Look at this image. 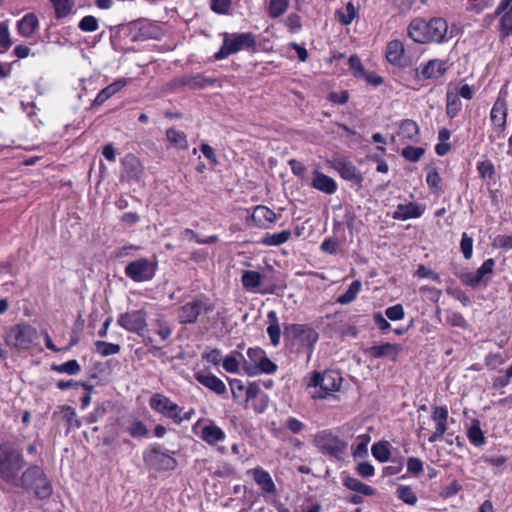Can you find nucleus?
<instances>
[{
  "mask_svg": "<svg viewBox=\"0 0 512 512\" xmlns=\"http://www.w3.org/2000/svg\"><path fill=\"white\" fill-rule=\"evenodd\" d=\"M52 494V485L43 472L34 466V496L46 499Z\"/></svg>",
  "mask_w": 512,
  "mask_h": 512,
  "instance_id": "obj_21",
  "label": "nucleus"
},
{
  "mask_svg": "<svg viewBox=\"0 0 512 512\" xmlns=\"http://www.w3.org/2000/svg\"><path fill=\"white\" fill-rule=\"evenodd\" d=\"M385 315L392 321L401 320L405 315L403 306L401 304H396L394 306L388 307L385 310Z\"/></svg>",
  "mask_w": 512,
  "mask_h": 512,
  "instance_id": "obj_60",
  "label": "nucleus"
},
{
  "mask_svg": "<svg viewBox=\"0 0 512 512\" xmlns=\"http://www.w3.org/2000/svg\"><path fill=\"white\" fill-rule=\"evenodd\" d=\"M52 4L54 6L55 16L57 19L68 16L74 6V2L72 0H54L52 1Z\"/></svg>",
  "mask_w": 512,
  "mask_h": 512,
  "instance_id": "obj_43",
  "label": "nucleus"
},
{
  "mask_svg": "<svg viewBox=\"0 0 512 512\" xmlns=\"http://www.w3.org/2000/svg\"><path fill=\"white\" fill-rule=\"evenodd\" d=\"M329 164L344 180L351 181L361 186L364 179L363 175L352 162L342 158H335L329 161Z\"/></svg>",
  "mask_w": 512,
  "mask_h": 512,
  "instance_id": "obj_13",
  "label": "nucleus"
},
{
  "mask_svg": "<svg viewBox=\"0 0 512 512\" xmlns=\"http://www.w3.org/2000/svg\"><path fill=\"white\" fill-rule=\"evenodd\" d=\"M342 482H343V485L347 489L357 492L364 496H374L376 493V490L373 487H371V486L361 482L359 479L351 477V476L343 477Z\"/></svg>",
  "mask_w": 512,
  "mask_h": 512,
  "instance_id": "obj_29",
  "label": "nucleus"
},
{
  "mask_svg": "<svg viewBox=\"0 0 512 512\" xmlns=\"http://www.w3.org/2000/svg\"><path fill=\"white\" fill-rule=\"evenodd\" d=\"M446 100V114L450 119H453L461 110V101L458 94L453 92H447Z\"/></svg>",
  "mask_w": 512,
  "mask_h": 512,
  "instance_id": "obj_39",
  "label": "nucleus"
},
{
  "mask_svg": "<svg viewBox=\"0 0 512 512\" xmlns=\"http://www.w3.org/2000/svg\"><path fill=\"white\" fill-rule=\"evenodd\" d=\"M127 84V79L120 78L111 83L110 85L103 88L96 96L93 101L92 106L97 107L101 106L104 102H106L110 97L119 92L123 87Z\"/></svg>",
  "mask_w": 512,
  "mask_h": 512,
  "instance_id": "obj_25",
  "label": "nucleus"
},
{
  "mask_svg": "<svg viewBox=\"0 0 512 512\" xmlns=\"http://www.w3.org/2000/svg\"><path fill=\"white\" fill-rule=\"evenodd\" d=\"M243 369L249 376H255L260 373L272 374L276 372L277 365L272 362L265 354L264 357L261 358V361L258 363V365H252L245 361L243 364Z\"/></svg>",
  "mask_w": 512,
  "mask_h": 512,
  "instance_id": "obj_24",
  "label": "nucleus"
},
{
  "mask_svg": "<svg viewBox=\"0 0 512 512\" xmlns=\"http://www.w3.org/2000/svg\"><path fill=\"white\" fill-rule=\"evenodd\" d=\"M312 186L326 194H333L337 190L335 180L321 172L316 171L312 180Z\"/></svg>",
  "mask_w": 512,
  "mask_h": 512,
  "instance_id": "obj_27",
  "label": "nucleus"
},
{
  "mask_svg": "<svg viewBox=\"0 0 512 512\" xmlns=\"http://www.w3.org/2000/svg\"><path fill=\"white\" fill-rule=\"evenodd\" d=\"M195 379L198 383L216 393L217 395H224L227 392V388L224 382L214 374L197 372L195 373Z\"/></svg>",
  "mask_w": 512,
  "mask_h": 512,
  "instance_id": "obj_20",
  "label": "nucleus"
},
{
  "mask_svg": "<svg viewBox=\"0 0 512 512\" xmlns=\"http://www.w3.org/2000/svg\"><path fill=\"white\" fill-rule=\"evenodd\" d=\"M401 351L402 346L400 344L386 342L381 345H373L364 349V354L373 359L390 357L392 360H395L396 356Z\"/></svg>",
  "mask_w": 512,
  "mask_h": 512,
  "instance_id": "obj_17",
  "label": "nucleus"
},
{
  "mask_svg": "<svg viewBox=\"0 0 512 512\" xmlns=\"http://www.w3.org/2000/svg\"><path fill=\"white\" fill-rule=\"evenodd\" d=\"M78 27L84 32H94L98 29V20L91 15L85 16L80 20Z\"/></svg>",
  "mask_w": 512,
  "mask_h": 512,
  "instance_id": "obj_54",
  "label": "nucleus"
},
{
  "mask_svg": "<svg viewBox=\"0 0 512 512\" xmlns=\"http://www.w3.org/2000/svg\"><path fill=\"white\" fill-rule=\"evenodd\" d=\"M12 45L7 22H0V51L6 52Z\"/></svg>",
  "mask_w": 512,
  "mask_h": 512,
  "instance_id": "obj_50",
  "label": "nucleus"
},
{
  "mask_svg": "<svg viewBox=\"0 0 512 512\" xmlns=\"http://www.w3.org/2000/svg\"><path fill=\"white\" fill-rule=\"evenodd\" d=\"M284 336L298 340V342L312 352L314 344L318 340V333L311 327L303 324H288L284 327Z\"/></svg>",
  "mask_w": 512,
  "mask_h": 512,
  "instance_id": "obj_8",
  "label": "nucleus"
},
{
  "mask_svg": "<svg viewBox=\"0 0 512 512\" xmlns=\"http://www.w3.org/2000/svg\"><path fill=\"white\" fill-rule=\"evenodd\" d=\"M423 470V462L416 457H409L407 459V471L411 474L417 475Z\"/></svg>",
  "mask_w": 512,
  "mask_h": 512,
  "instance_id": "obj_62",
  "label": "nucleus"
},
{
  "mask_svg": "<svg viewBox=\"0 0 512 512\" xmlns=\"http://www.w3.org/2000/svg\"><path fill=\"white\" fill-rule=\"evenodd\" d=\"M128 433L134 438H143L148 435L146 425L140 420H133L131 425L127 428Z\"/></svg>",
  "mask_w": 512,
  "mask_h": 512,
  "instance_id": "obj_49",
  "label": "nucleus"
},
{
  "mask_svg": "<svg viewBox=\"0 0 512 512\" xmlns=\"http://www.w3.org/2000/svg\"><path fill=\"white\" fill-rule=\"evenodd\" d=\"M256 39L253 33H233L224 34L223 44L218 52L215 53L214 58L221 60L231 54H235L244 49H254Z\"/></svg>",
  "mask_w": 512,
  "mask_h": 512,
  "instance_id": "obj_4",
  "label": "nucleus"
},
{
  "mask_svg": "<svg viewBox=\"0 0 512 512\" xmlns=\"http://www.w3.org/2000/svg\"><path fill=\"white\" fill-rule=\"evenodd\" d=\"M460 247L464 258L467 260L470 259L473 250V239L469 237L467 233H463Z\"/></svg>",
  "mask_w": 512,
  "mask_h": 512,
  "instance_id": "obj_59",
  "label": "nucleus"
},
{
  "mask_svg": "<svg viewBox=\"0 0 512 512\" xmlns=\"http://www.w3.org/2000/svg\"><path fill=\"white\" fill-rule=\"evenodd\" d=\"M494 266L495 260L489 258L475 272L463 273L460 280L464 285L475 288L484 281L486 275L493 273Z\"/></svg>",
  "mask_w": 512,
  "mask_h": 512,
  "instance_id": "obj_15",
  "label": "nucleus"
},
{
  "mask_svg": "<svg viewBox=\"0 0 512 512\" xmlns=\"http://www.w3.org/2000/svg\"><path fill=\"white\" fill-rule=\"evenodd\" d=\"M265 355V351L259 347L256 348H249L247 351V356L249 358V362L252 365H258V363L261 361V358H263Z\"/></svg>",
  "mask_w": 512,
  "mask_h": 512,
  "instance_id": "obj_63",
  "label": "nucleus"
},
{
  "mask_svg": "<svg viewBox=\"0 0 512 512\" xmlns=\"http://www.w3.org/2000/svg\"><path fill=\"white\" fill-rule=\"evenodd\" d=\"M448 31V24L444 18L434 17L429 21L423 18L413 19L407 28L408 36L416 43H441Z\"/></svg>",
  "mask_w": 512,
  "mask_h": 512,
  "instance_id": "obj_2",
  "label": "nucleus"
},
{
  "mask_svg": "<svg viewBox=\"0 0 512 512\" xmlns=\"http://www.w3.org/2000/svg\"><path fill=\"white\" fill-rule=\"evenodd\" d=\"M468 439L475 446H482L486 443V438L481 430L480 421L474 419L467 433Z\"/></svg>",
  "mask_w": 512,
  "mask_h": 512,
  "instance_id": "obj_37",
  "label": "nucleus"
},
{
  "mask_svg": "<svg viewBox=\"0 0 512 512\" xmlns=\"http://www.w3.org/2000/svg\"><path fill=\"white\" fill-rule=\"evenodd\" d=\"M18 32L26 37L32 35V12L27 13L21 20L17 23Z\"/></svg>",
  "mask_w": 512,
  "mask_h": 512,
  "instance_id": "obj_51",
  "label": "nucleus"
},
{
  "mask_svg": "<svg viewBox=\"0 0 512 512\" xmlns=\"http://www.w3.org/2000/svg\"><path fill=\"white\" fill-rule=\"evenodd\" d=\"M385 53L390 64L399 65L404 55V45L400 40H392L387 43Z\"/></svg>",
  "mask_w": 512,
  "mask_h": 512,
  "instance_id": "obj_31",
  "label": "nucleus"
},
{
  "mask_svg": "<svg viewBox=\"0 0 512 512\" xmlns=\"http://www.w3.org/2000/svg\"><path fill=\"white\" fill-rule=\"evenodd\" d=\"M448 409L446 406H435L432 409L431 418L436 423L435 431L429 436L428 441L434 443L441 439L448 427Z\"/></svg>",
  "mask_w": 512,
  "mask_h": 512,
  "instance_id": "obj_16",
  "label": "nucleus"
},
{
  "mask_svg": "<svg viewBox=\"0 0 512 512\" xmlns=\"http://www.w3.org/2000/svg\"><path fill=\"white\" fill-rule=\"evenodd\" d=\"M315 446L326 455L340 459L346 444L330 431H321L314 438Z\"/></svg>",
  "mask_w": 512,
  "mask_h": 512,
  "instance_id": "obj_6",
  "label": "nucleus"
},
{
  "mask_svg": "<svg viewBox=\"0 0 512 512\" xmlns=\"http://www.w3.org/2000/svg\"><path fill=\"white\" fill-rule=\"evenodd\" d=\"M234 400H238L246 393V387L239 379L227 378Z\"/></svg>",
  "mask_w": 512,
  "mask_h": 512,
  "instance_id": "obj_55",
  "label": "nucleus"
},
{
  "mask_svg": "<svg viewBox=\"0 0 512 512\" xmlns=\"http://www.w3.org/2000/svg\"><path fill=\"white\" fill-rule=\"evenodd\" d=\"M339 21L343 25H348L356 16V10L351 2H348L345 8V12H338Z\"/></svg>",
  "mask_w": 512,
  "mask_h": 512,
  "instance_id": "obj_57",
  "label": "nucleus"
},
{
  "mask_svg": "<svg viewBox=\"0 0 512 512\" xmlns=\"http://www.w3.org/2000/svg\"><path fill=\"white\" fill-rule=\"evenodd\" d=\"M262 275L253 270H244L241 277L243 287L248 291H254L261 285Z\"/></svg>",
  "mask_w": 512,
  "mask_h": 512,
  "instance_id": "obj_34",
  "label": "nucleus"
},
{
  "mask_svg": "<svg viewBox=\"0 0 512 512\" xmlns=\"http://www.w3.org/2000/svg\"><path fill=\"white\" fill-rule=\"evenodd\" d=\"M422 211L420 207L415 203L399 204L396 211L393 214V218L397 220H407L411 218L420 217Z\"/></svg>",
  "mask_w": 512,
  "mask_h": 512,
  "instance_id": "obj_32",
  "label": "nucleus"
},
{
  "mask_svg": "<svg viewBox=\"0 0 512 512\" xmlns=\"http://www.w3.org/2000/svg\"><path fill=\"white\" fill-rule=\"evenodd\" d=\"M446 61L431 59L421 67L415 69V78L418 81L437 80L447 71Z\"/></svg>",
  "mask_w": 512,
  "mask_h": 512,
  "instance_id": "obj_12",
  "label": "nucleus"
},
{
  "mask_svg": "<svg viewBox=\"0 0 512 512\" xmlns=\"http://www.w3.org/2000/svg\"><path fill=\"white\" fill-rule=\"evenodd\" d=\"M389 446V442L387 441L375 443L371 448L372 455L380 462L388 461L391 454Z\"/></svg>",
  "mask_w": 512,
  "mask_h": 512,
  "instance_id": "obj_41",
  "label": "nucleus"
},
{
  "mask_svg": "<svg viewBox=\"0 0 512 512\" xmlns=\"http://www.w3.org/2000/svg\"><path fill=\"white\" fill-rule=\"evenodd\" d=\"M250 218L256 227L268 229L276 222L278 217L270 208L258 205L254 208Z\"/></svg>",
  "mask_w": 512,
  "mask_h": 512,
  "instance_id": "obj_19",
  "label": "nucleus"
},
{
  "mask_svg": "<svg viewBox=\"0 0 512 512\" xmlns=\"http://www.w3.org/2000/svg\"><path fill=\"white\" fill-rule=\"evenodd\" d=\"M143 460L148 467L157 471L174 470L178 464L175 458L158 448L144 452Z\"/></svg>",
  "mask_w": 512,
  "mask_h": 512,
  "instance_id": "obj_11",
  "label": "nucleus"
},
{
  "mask_svg": "<svg viewBox=\"0 0 512 512\" xmlns=\"http://www.w3.org/2000/svg\"><path fill=\"white\" fill-rule=\"evenodd\" d=\"M269 320V326L267 328V333L269 335L271 344L273 346H277L280 342L281 329L278 323L277 315L275 311H270L267 315Z\"/></svg>",
  "mask_w": 512,
  "mask_h": 512,
  "instance_id": "obj_33",
  "label": "nucleus"
},
{
  "mask_svg": "<svg viewBox=\"0 0 512 512\" xmlns=\"http://www.w3.org/2000/svg\"><path fill=\"white\" fill-rule=\"evenodd\" d=\"M252 476L256 484L261 488L265 494H276L275 483L270 474L261 467H256L251 470Z\"/></svg>",
  "mask_w": 512,
  "mask_h": 512,
  "instance_id": "obj_22",
  "label": "nucleus"
},
{
  "mask_svg": "<svg viewBox=\"0 0 512 512\" xmlns=\"http://www.w3.org/2000/svg\"><path fill=\"white\" fill-rule=\"evenodd\" d=\"M501 15L499 31L502 37L512 35V0H501L496 8L493 17Z\"/></svg>",
  "mask_w": 512,
  "mask_h": 512,
  "instance_id": "obj_14",
  "label": "nucleus"
},
{
  "mask_svg": "<svg viewBox=\"0 0 512 512\" xmlns=\"http://www.w3.org/2000/svg\"><path fill=\"white\" fill-rule=\"evenodd\" d=\"M348 64L355 78L360 79L361 75H365V69L357 55H351Z\"/></svg>",
  "mask_w": 512,
  "mask_h": 512,
  "instance_id": "obj_56",
  "label": "nucleus"
},
{
  "mask_svg": "<svg viewBox=\"0 0 512 512\" xmlns=\"http://www.w3.org/2000/svg\"><path fill=\"white\" fill-rule=\"evenodd\" d=\"M96 351L101 356H110L114 354H118L120 352V345L119 344H113L105 341L98 340L94 343Z\"/></svg>",
  "mask_w": 512,
  "mask_h": 512,
  "instance_id": "obj_44",
  "label": "nucleus"
},
{
  "mask_svg": "<svg viewBox=\"0 0 512 512\" xmlns=\"http://www.w3.org/2000/svg\"><path fill=\"white\" fill-rule=\"evenodd\" d=\"M288 5V0H270L269 16L271 18H278L286 12Z\"/></svg>",
  "mask_w": 512,
  "mask_h": 512,
  "instance_id": "obj_47",
  "label": "nucleus"
},
{
  "mask_svg": "<svg viewBox=\"0 0 512 512\" xmlns=\"http://www.w3.org/2000/svg\"><path fill=\"white\" fill-rule=\"evenodd\" d=\"M396 495L406 504L415 505L417 503V496L410 486L399 485L396 490Z\"/></svg>",
  "mask_w": 512,
  "mask_h": 512,
  "instance_id": "obj_46",
  "label": "nucleus"
},
{
  "mask_svg": "<svg viewBox=\"0 0 512 512\" xmlns=\"http://www.w3.org/2000/svg\"><path fill=\"white\" fill-rule=\"evenodd\" d=\"M216 82L215 79L206 78L202 74L196 75H183L176 80V83L180 86H187L191 89H201L206 86H211Z\"/></svg>",
  "mask_w": 512,
  "mask_h": 512,
  "instance_id": "obj_23",
  "label": "nucleus"
},
{
  "mask_svg": "<svg viewBox=\"0 0 512 512\" xmlns=\"http://www.w3.org/2000/svg\"><path fill=\"white\" fill-rule=\"evenodd\" d=\"M51 369L58 373H66L68 375H76L81 371V367L75 359L62 364H52Z\"/></svg>",
  "mask_w": 512,
  "mask_h": 512,
  "instance_id": "obj_42",
  "label": "nucleus"
},
{
  "mask_svg": "<svg viewBox=\"0 0 512 512\" xmlns=\"http://www.w3.org/2000/svg\"><path fill=\"white\" fill-rule=\"evenodd\" d=\"M398 135L403 141H418L419 127L417 123L411 119H405L399 126Z\"/></svg>",
  "mask_w": 512,
  "mask_h": 512,
  "instance_id": "obj_30",
  "label": "nucleus"
},
{
  "mask_svg": "<svg viewBox=\"0 0 512 512\" xmlns=\"http://www.w3.org/2000/svg\"><path fill=\"white\" fill-rule=\"evenodd\" d=\"M339 241L335 237L326 238L321 244V250L325 253L335 255L338 252Z\"/></svg>",
  "mask_w": 512,
  "mask_h": 512,
  "instance_id": "obj_58",
  "label": "nucleus"
},
{
  "mask_svg": "<svg viewBox=\"0 0 512 512\" xmlns=\"http://www.w3.org/2000/svg\"><path fill=\"white\" fill-rule=\"evenodd\" d=\"M23 454L14 442L0 443V479L17 488L29 491L32 488V467L26 468Z\"/></svg>",
  "mask_w": 512,
  "mask_h": 512,
  "instance_id": "obj_1",
  "label": "nucleus"
},
{
  "mask_svg": "<svg viewBox=\"0 0 512 512\" xmlns=\"http://www.w3.org/2000/svg\"><path fill=\"white\" fill-rule=\"evenodd\" d=\"M6 345L17 353L30 351L32 348V325L20 322L9 327L4 337Z\"/></svg>",
  "mask_w": 512,
  "mask_h": 512,
  "instance_id": "obj_5",
  "label": "nucleus"
},
{
  "mask_svg": "<svg viewBox=\"0 0 512 512\" xmlns=\"http://www.w3.org/2000/svg\"><path fill=\"white\" fill-rule=\"evenodd\" d=\"M200 437L206 443L215 445L225 439V433L220 427L211 421L208 425L202 428Z\"/></svg>",
  "mask_w": 512,
  "mask_h": 512,
  "instance_id": "obj_28",
  "label": "nucleus"
},
{
  "mask_svg": "<svg viewBox=\"0 0 512 512\" xmlns=\"http://www.w3.org/2000/svg\"><path fill=\"white\" fill-rule=\"evenodd\" d=\"M342 376L339 372L334 370H326L323 372V384L321 392L314 395L315 398L324 399L331 392L338 391L342 383Z\"/></svg>",
  "mask_w": 512,
  "mask_h": 512,
  "instance_id": "obj_18",
  "label": "nucleus"
},
{
  "mask_svg": "<svg viewBox=\"0 0 512 512\" xmlns=\"http://www.w3.org/2000/svg\"><path fill=\"white\" fill-rule=\"evenodd\" d=\"M426 182H427V185L429 186V188L433 192L439 193L441 191V188L439 186V184L441 182V177H440L439 173L437 172L436 168H432L428 172L427 177H426Z\"/></svg>",
  "mask_w": 512,
  "mask_h": 512,
  "instance_id": "obj_53",
  "label": "nucleus"
},
{
  "mask_svg": "<svg viewBox=\"0 0 512 512\" xmlns=\"http://www.w3.org/2000/svg\"><path fill=\"white\" fill-rule=\"evenodd\" d=\"M506 109L502 106H498L497 103L492 107L490 117L494 129L503 132L506 126Z\"/></svg>",
  "mask_w": 512,
  "mask_h": 512,
  "instance_id": "obj_35",
  "label": "nucleus"
},
{
  "mask_svg": "<svg viewBox=\"0 0 512 512\" xmlns=\"http://www.w3.org/2000/svg\"><path fill=\"white\" fill-rule=\"evenodd\" d=\"M211 9L217 14H227L231 6V0H211Z\"/></svg>",
  "mask_w": 512,
  "mask_h": 512,
  "instance_id": "obj_61",
  "label": "nucleus"
},
{
  "mask_svg": "<svg viewBox=\"0 0 512 512\" xmlns=\"http://www.w3.org/2000/svg\"><path fill=\"white\" fill-rule=\"evenodd\" d=\"M361 289V282L359 280L353 281L348 289L337 298V303L345 305L351 303L357 296Z\"/></svg>",
  "mask_w": 512,
  "mask_h": 512,
  "instance_id": "obj_40",
  "label": "nucleus"
},
{
  "mask_svg": "<svg viewBox=\"0 0 512 512\" xmlns=\"http://www.w3.org/2000/svg\"><path fill=\"white\" fill-rule=\"evenodd\" d=\"M123 166L129 180H140L143 174V167L136 156L133 154L126 155L123 159Z\"/></svg>",
  "mask_w": 512,
  "mask_h": 512,
  "instance_id": "obj_26",
  "label": "nucleus"
},
{
  "mask_svg": "<svg viewBox=\"0 0 512 512\" xmlns=\"http://www.w3.org/2000/svg\"><path fill=\"white\" fill-rule=\"evenodd\" d=\"M214 309V303L206 295L201 294L178 307L177 321L182 325L195 324L201 314L211 313Z\"/></svg>",
  "mask_w": 512,
  "mask_h": 512,
  "instance_id": "obj_3",
  "label": "nucleus"
},
{
  "mask_svg": "<svg viewBox=\"0 0 512 512\" xmlns=\"http://www.w3.org/2000/svg\"><path fill=\"white\" fill-rule=\"evenodd\" d=\"M291 237L290 230H283L279 233H266L262 238L261 243L266 246H280L287 242Z\"/></svg>",
  "mask_w": 512,
  "mask_h": 512,
  "instance_id": "obj_36",
  "label": "nucleus"
},
{
  "mask_svg": "<svg viewBox=\"0 0 512 512\" xmlns=\"http://www.w3.org/2000/svg\"><path fill=\"white\" fill-rule=\"evenodd\" d=\"M447 322L454 326V327H460V328H466L467 322L465 318L462 316L461 313L453 312L447 317Z\"/></svg>",
  "mask_w": 512,
  "mask_h": 512,
  "instance_id": "obj_64",
  "label": "nucleus"
},
{
  "mask_svg": "<svg viewBox=\"0 0 512 512\" xmlns=\"http://www.w3.org/2000/svg\"><path fill=\"white\" fill-rule=\"evenodd\" d=\"M149 405L152 410L172 419L176 424L182 423L180 415L182 408L172 402L169 397L160 393H155L151 396Z\"/></svg>",
  "mask_w": 512,
  "mask_h": 512,
  "instance_id": "obj_9",
  "label": "nucleus"
},
{
  "mask_svg": "<svg viewBox=\"0 0 512 512\" xmlns=\"http://www.w3.org/2000/svg\"><path fill=\"white\" fill-rule=\"evenodd\" d=\"M146 317L147 313L145 310H133L120 314L117 323L128 332L143 336V332L147 327Z\"/></svg>",
  "mask_w": 512,
  "mask_h": 512,
  "instance_id": "obj_10",
  "label": "nucleus"
},
{
  "mask_svg": "<svg viewBox=\"0 0 512 512\" xmlns=\"http://www.w3.org/2000/svg\"><path fill=\"white\" fill-rule=\"evenodd\" d=\"M477 170L481 178H493L495 175V168L490 160H484L478 163Z\"/></svg>",
  "mask_w": 512,
  "mask_h": 512,
  "instance_id": "obj_52",
  "label": "nucleus"
},
{
  "mask_svg": "<svg viewBox=\"0 0 512 512\" xmlns=\"http://www.w3.org/2000/svg\"><path fill=\"white\" fill-rule=\"evenodd\" d=\"M157 265L146 258L130 262L124 270L125 275L134 282H146L155 276Z\"/></svg>",
  "mask_w": 512,
  "mask_h": 512,
  "instance_id": "obj_7",
  "label": "nucleus"
},
{
  "mask_svg": "<svg viewBox=\"0 0 512 512\" xmlns=\"http://www.w3.org/2000/svg\"><path fill=\"white\" fill-rule=\"evenodd\" d=\"M425 149L422 147H414V146H406L401 151L402 157H404L407 161L410 162H418L421 157L424 155Z\"/></svg>",
  "mask_w": 512,
  "mask_h": 512,
  "instance_id": "obj_48",
  "label": "nucleus"
},
{
  "mask_svg": "<svg viewBox=\"0 0 512 512\" xmlns=\"http://www.w3.org/2000/svg\"><path fill=\"white\" fill-rule=\"evenodd\" d=\"M63 413V419L66 421L68 428L81 426V421L76 417L75 409L68 405L58 407Z\"/></svg>",
  "mask_w": 512,
  "mask_h": 512,
  "instance_id": "obj_45",
  "label": "nucleus"
},
{
  "mask_svg": "<svg viewBox=\"0 0 512 512\" xmlns=\"http://www.w3.org/2000/svg\"><path fill=\"white\" fill-rule=\"evenodd\" d=\"M167 140L177 149H186L188 147L187 138L184 132L174 128L166 130Z\"/></svg>",
  "mask_w": 512,
  "mask_h": 512,
  "instance_id": "obj_38",
  "label": "nucleus"
}]
</instances>
